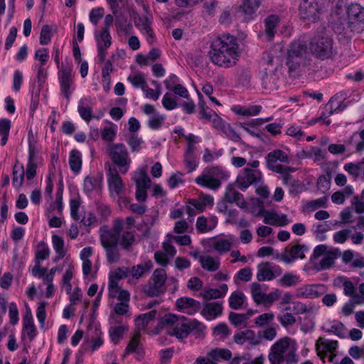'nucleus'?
Here are the masks:
<instances>
[{"label":"nucleus","instance_id":"1","mask_svg":"<svg viewBox=\"0 0 364 364\" xmlns=\"http://www.w3.org/2000/svg\"><path fill=\"white\" fill-rule=\"evenodd\" d=\"M208 54L211 62L218 66L225 68L235 66L240 57L237 39L230 34L214 39Z\"/></svg>","mask_w":364,"mask_h":364},{"label":"nucleus","instance_id":"2","mask_svg":"<svg viewBox=\"0 0 364 364\" xmlns=\"http://www.w3.org/2000/svg\"><path fill=\"white\" fill-rule=\"evenodd\" d=\"M296 341L289 337H284L272 346L268 359L271 364H282L284 361L287 364H296Z\"/></svg>","mask_w":364,"mask_h":364},{"label":"nucleus","instance_id":"3","mask_svg":"<svg viewBox=\"0 0 364 364\" xmlns=\"http://www.w3.org/2000/svg\"><path fill=\"white\" fill-rule=\"evenodd\" d=\"M307 44L305 37L293 41L287 50V65L291 72L295 71L307 63Z\"/></svg>","mask_w":364,"mask_h":364},{"label":"nucleus","instance_id":"4","mask_svg":"<svg viewBox=\"0 0 364 364\" xmlns=\"http://www.w3.org/2000/svg\"><path fill=\"white\" fill-rule=\"evenodd\" d=\"M167 277L165 269L154 270L146 283L141 286V290L149 297L159 296L166 290V281Z\"/></svg>","mask_w":364,"mask_h":364},{"label":"nucleus","instance_id":"5","mask_svg":"<svg viewBox=\"0 0 364 364\" xmlns=\"http://www.w3.org/2000/svg\"><path fill=\"white\" fill-rule=\"evenodd\" d=\"M310 50L321 60L331 58L333 53L332 38L325 32L315 36L310 42Z\"/></svg>","mask_w":364,"mask_h":364},{"label":"nucleus","instance_id":"6","mask_svg":"<svg viewBox=\"0 0 364 364\" xmlns=\"http://www.w3.org/2000/svg\"><path fill=\"white\" fill-rule=\"evenodd\" d=\"M108 154L112 161L119 168L121 173L125 174L128 172L132 161L124 144L119 143L109 146Z\"/></svg>","mask_w":364,"mask_h":364},{"label":"nucleus","instance_id":"7","mask_svg":"<svg viewBox=\"0 0 364 364\" xmlns=\"http://www.w3.org/2000/svg\"><path fill=\"white\" fill-rule=\"evenodd\" d=\"M348 21L343 26L346 33H360L364 28V7L359 4H351L347 9Z\"/></svg>","mask_w":364,"mask_h":364},{"label":"nucleus","instance_id":"8","mask_svg":"<svg viewBox=\"0 0 364 364\" xmlns=\"http://www.w3.org/2000/svg\"><path fill=\"white\" fill-rule=\"evenodd\" d=\"M223 171L218 167H208L196 178L195 181L200 186L216 190L220 187V179L223 178Z\"/></svg>","mask_w":364,"mask_h":364},{"label":"nucleus","instance_id":"9","mask_svg":"<svg viewBox=\"0 0 364 364\" xmlns=\"http://www.w3.org/2000/svg\"><path fill=\"white\" fill-rule=\"evenodd\" d=\"M195 330L201 333L204 331V326L196 320L189 321L182 316L175 326L167 330V333L176 336L178 339H183Z\"/></svg>","mask_w":364,"mask_h":364},{"label":"nucleus","instance_id":"10","mask_svg":"<svg viewBox=\"0 0 364 364\" xmlns=\"http://www.w3.org/2000/svg\"><path fill=\"white\" fill-rule=\"evenodd\" d=\"M262 180V173L257 169L245 168L237 178V184L240 189L245 190L252 184H258Z\"/></svg>","mask_w":364,"mask_h":364},{"label":"nucleus","instance_id":"11","mask_svg":"<svg viewBox=\"0 0 364 364\" xmlns=\"http://www.w3.org/2000/svg\"><path fill=\"white\" fill-rule=\"evenodd\" d=\"M95 39L97 48V57L100 63H103L107 54V50L112 45V36L109 31L100 29L95 31Z\"/></svg>","mask_w":364,"mask_h":364},{"label":"nucleus","instance_id":"12","mask_svg":"<svg viewBox=\"0 0 364 364\" xmlns=\"http://www.w3.org/2000/svg\"><path fill=\"white\" fill-rule=\"evenodd\" d=\"M321 8L316 1L304 0L299 5V16L303 20L315 23L319 19Z\"/></svg>","mask_w":364,"mask_h":364},{"label":"nucleus","instance_id":"13","mask_svg":"<svg viewBox=\"0 0 364 364\" xmlns=\"http://www.w3.org/2000/svg\"><path fill=\"white\" fill-rule=\"evenodd\" d=\"M107 183L110 196L113 198H120L125 192V185L115 168L109 169Z\"/></svg>","mask_w":364,"mask_h":364},{"label":"nucleus","instance_id":"14","mask_svg":"<svg viewBox=\"0 0 364 364\" xmlns=\"http://www.w3.org/2000/svg\"><path fill=\"white\" fill-rule=\"evenodd\" d=\"M257 269L256 277L259 282L271 281L282 274L279 266L268 262L259 263Z\"/></svg>","mask_w":364,"mask_h":364},{"label":"nucleus","instance_id":"15","mask_svg":"<svg viewBox=\"0 0 364 364\" xmlns=\"http://www.w3.org/2000/svg\"><path fill=\"white\" fill-rule=\"evenodd\" d=\"M338 346L337 341H331L319 338L316 341V347L318 355L324 361L328 356V361L333 363L336 357L334 351Z\"/></svg>","mask_w":364,"mask_h":364},{"label":"nucleus","instance_id":"16","mask_svg":"<svg viewBox=\"0 0 364 364\" xmlns=\"http://www.w3.org/2000/svg\"><path fill=\"white\" fill-rule=\"evenodd\" d=\"M72 72V68L70 65H63L58 73L60 91L68 100H70L72 93V85L73 84Z\"/></svg>","mask_w":364,"mask_h":364},{"label":"nucleus","instance_id":"17","mask_svg":"<svg viewBox=\"0 0 364 364\" xmlns=\"http://www.w3.org/2000/svg\"><path fill=\"white\" fill-rule=\"evenodd\" d=\"M135 26L143 35L146 36V41L149 44L154 41V34L151 28L152 17L150 14L144 16L137 15L134 18Z\"/></svg>","mask_w":364,"mask_h":364},{"label":"nucleus","instance_id":"18","mask_svg":"<svg viewBox=\"0 0 364 364\" xmlns=\"http://www.w3.org/2000/svg\"><path fill=\"white\" fill-rule=\"evenodd\" d=\"M265 160L267 167L272 171H279L281 169H282V167L284 166L278 164V162L287 164L289 162L288 155L280 149H274L272 151L268 153L265 157Z\"/></svg>","mask_w":364,"mask_h":364},{"label":"nucleus","instance_id":"19","mask_svg":"<svg viewBox=\"0 0 364 364\" xmlns=\"http://www.w3.org/2000/svg\"><path fill=\"white\" fill-rule=\"evenodd\" d=\"M36 334L37 330L33 322V316L30 309L28 308L23 318L21 337L23 340L28 339L29 342H31Z\"/></svg>","mask_w":364,"mask_h":364},{"label":"nucleus","instance_id":"20","mask_svg":"<svg viewBox=\"0 0 364 364\" xmlns=\"http://www.w3.org/2000/svg\"><path fill=\"white\" fill-rule=\"evenodd\" d=\"M308 250V247L304 245H296L289 250H285L279 256L280 259L286 264H291L296 259L304 258V252Z\"/></svg>","mask_w":364,"mask_h":364},{"label":"nucleus","instance_id":"21","mask_svg":"<svg viewBox=\"0 0 364 364\" xmlns=\"http://www.w3.org/2000/svg\"><path fill=\"white\" fill-rule=\"evenodd\" d=\"M177 309L189 315L194 314L200 309V303L191 297H181L176 301Z\"/></svg>","mask_w":364,"mask_h":364},{"label":"nucleus","instance_id":"22","mask_svg":"<svg viewBox=\"0 0 364 364\" xmlns=\"http://www.w3.org/2000/svg\"><path fill=\"white\" fill-rule=\"evenodd\" d=\"M213 127L220 129L230 140L235 142L242 141L240 134L230 124L225 123L219 116H215Z\"/></svg>","mask_w":364,"mask_h":364},{"label":"nucleus","instance_id":"23","mask_svg":"<svg viewBox=\"0 0 364 364\" xmlns=\"http://www.w3.org/2000/svg\"><path fill=\"white\" fill-rule=\"evenodd\" d=\"M323 294V287L316 284H307L299 287L296 291L297 298L315 299Z\"/></svg>","mask_w":364,"mask_h":364},{"label":"nucleus","instance_id":"24","mask_svg":"<svg viewBox=\"0 0 364 364\" xmlns=\"http://www.w3.org/2000/svg\"><path fill=\"white\" fill-rule=\"evenodd\" d=\"M38 150L36 145L29 141L28 145V161L25 171V176L28 180L33 179L36 175V156Z\"/></svg>","mask_w":364,"mask_h":364},{"label":"nucleus","instance_id":"25","mask_svg":"<svg viewBox=\"0 0 364 364\" xmlns=\"http://www.w3.org/2000/svg\"><path fill=\"white\" fill-rule=\"evenodd\" d=\"M94 103L90 97H83L78 102L77 111L80 116L87 122L94 117L92 108Z\"/></svg>","mask_w":364,"mask_h":364},{"label":"nucleus","instance_id":"26","mask_svg":"<svg viewBox=\"0 0 364 364\" xmlns=\"http://www.w3.org/2000/svg\"><path fill=\"white\" fill-rule=\"evenodd\" d=\"M152 269L153 262L150 259L145 260L140 264L132 266L129 269V275L135 279H139L149 274Z\"/></svg>","mask_w":364,"mask_h":364},{"label":"nucleus","instance_id":"27","mask_svg":"<svg viewBox=\"0 0 364 364\" xmlns=\"http://www.w3.org/2000/svg\"><path fill=\"white\" fill-rule=\"evenodd\" d=\"M223 305L220 301L206 302L201 311V314L208 320H212L221 315Z\"/></svg>","mask_w":364,"mask_h":364},{"label":"nucleus","instance_id":"28","mask_svg":"<svg viewBox=\"0 0 364 364\" xmlns=\"http://www.w3.org/2000/svg\"><path fill=\"white\" fill-rule=\"evenodd\" d=\"M218 224V218L216 216H210L205 218L200 216L197 218L196 227L200 232H208L213 230Z\"/></svg>","mask_w":364,"mask_h":364},{"label":"nucleus","instance_id":"29","mask_svg":"<svg viewBox=\"0 0 364 364\" xmlns=\"http://www.w3.org/2000/svg\"><path fill=\"white\" fill-rule=\"evenodd\" d=\"M279 22V18L275 14L269 15L264 19V33L269 41L274 38Z\"/></svg>","mask_w":364,"mask_h":364},{"label":"nucleus","instance_id":"30","mask_svg":"<svg viewBox=\"0 0 364 364\" xmlns=\"http://www.w3.org/2000/svg\"><path fill=\"white\" fill-rule=\"evenodd\" d=\"M234 341L236 343L240 345L249 342L251 345L256 346L260 342L259 338L255 335V332L251 330H246L235 334L234 336Z\"/></svg>","mask_w":364,"mask_h":364},{"label":"nucleus","instance_id":"31","mask_svg":"<svg viewBox=\"0 0 364 364\" xmlns=\"http://www.w3.org/2000/svg\"><path fill=\"white\" fill-rule=\"evenodd\" d=\"M264 0H242L240 9L250 19L261 6Z\"/></svg>","mask_w":364,"mask_h":364},{"label":"nucleus","instance_id":"32","mask_svg":"<svg viewBox=\"0 0 364 364\" xmlns=\"http://www.w3.org/2000/svg\"><path fill=\"white\" fill-rule=\"evenodd\" d=\"M195 150L196 147L194 145L187 146L184 153V163L188 173L196 170L198 165V162L194 154Z\"/></svg>","mask_w":364,"mask_h":364},{"label":"nucleus","instance_id":"33","mask_svg":"<svg viewBox=\"0 0 364 364\" xmlns=\"http://www.w3.org/2000/svg\"><path fill=\"white\" fill-rule=\"evenodd\" d=\"M199 262L203 269L208 272H215L220 267L219 257H213L210 255H203L199 257Z\"/></svg>","mask_w":364,"mask_h":364},{"label":"nucleus","instance_id":"34","mask_svg":"<svg viewBox=\"0 0 364 364\" xmlns=\"http://www.w3.org/2000/svg\"><path fill=\"white\" fill-rule=\"evenodd\" d=\"M225 198L228 203H235L241 208H245L247 206V203L243 195L232 188L227 189Z\"/></svg>","mask_w":364,"mask_h":364},{"label":"nucleus","instance_id":"35","mask_svg":"<svg viewBox=\"0 0 364 364\" xmlns=\"http://www.w3.org/2000/svg\"><path fill=\"white\" fill-rule=\"evenodd\" d=\"M341 255L338 249H335L331 251H328L323 255V258L319 262V267L318 270L329 269L335 262L336 259Z\"/></svg>","mask_w":364,"mask_h":364},{"label":"nucleus","instance_id":"36","mask_svg":"<svg viewBox=\"0 0 364 364\" xmlns=\"http://www.w3.org/2000/svg\"><path fill=\"white\" fill-rule=\"evenodd\" d=\"M322 329L326 333L335 334L340 338H346L348 333L347 329L344 325L341 322L336 321L329 324L324 325Z\"/></svg>","mask_w":364,"mask_h":364},{"label":"nucleus","instance_id":"37","mask_svg":"<svg viewBox=\"0 0 364 364\" xmlns=\"http://www.w3.org/2000/svg\"><path fill=\"white\" fill-rule=\"evenodd\" d=\"M207 355L210 360H213V363H216V362L221 360H230L232 358V353L226 348H215L208 351Z\"/></svg>","mask_w":364,"mask_h":364},{"label":"nucleus","instance_id":"38","mask_svg":"<svg viewBox=\"0 0 364 364\" xmlns=\"http://www.w3.org/2000/svg\"><path fill=\"white\" fill-rule=\"evenodd\" d=\"M354 193V188L352 186H347L343 189L338 191L331 196V200L337 205L344 203L346 199L349 198Z\"/></svg>","mask_w":364,"mask_h":364},{"label":"nucleus","instance_id":"39","mask_svg":"<svg viewBox=\"0 0 364 364\" xmlns=\"http://www.w3.org/2000/svg\"><path fill=\"white\" fill-rule=\"evenodd\" d=\"M234 239L229 236L228 239L220 238L215 240L211 247L216 250L219 254H223L230 250L233 245Z\"/></svg>","mask_w":364,"mask_h":364},{"label":"nucleus","instance_id":"40","mask_svg":"<svg viewBox=\"0 0 364 364\" xmlns=\"http://www.w3.org/2000/svg\"><path fill=\"white\" fill-rule=\"evenodd\" d=\"M132 179L135 182L136 187L150 188L151 179L148 176L146 171L144 168L139 169L134 172Z\"/></svg>","mask_w":364,"mask_h":364},{"label":"nucleus","instance_id":"41","mask_svg":"<svg viewBox=\"0 0 364 364\" xmlns=\"http://www.w3.org/2000/svg\"><path fill=\"white\" fill-rule=\"evenodd\" d=\"M246 301V296L241 291H235L229 298V306L232 309H240Z\"/></svg>","mask_w":364,"mask_h":364},{"label":"nucleus","instance_id":"42","mask_svg":"<svg viewBox=\"0 0 364 364\" xmlns=\"http://www.w3.org/2000/svg\"><path fill=\"white\" fill-rule=\"evenodd\" d=\"M252 311L247 314L230 312L228 318L230 323L236 327L246 326L247 321L252 316Z\"/></svg>","mask_w":364,"mask_h":364},{"label":"nucleus","instance_id":"43","mask_svg":"<svg viewBox=\"0 0 364 364\" xmlns=\"http://www.w3.org/2000/svg\"><path fill=\"white\" fill-rule=\"evenodd\" d=\"M119 237L113 231H105L100 235L101 244L104 248L117 246Z\"/></svg>","mask_w":364,"mask_h":364},{"label":"nucleus","instance_id":"44","mask_svg":"<svg viewBox=\"0 0 364 364\" xmlns=\"http://www.w3.org/2000/svg\"><path fill=\"white\" fill-rule=\"evenodd\" d=\"M156 314V310H151L148 313L138 316L135 321L139 331L144 330L148 323L155 318Z\"/></svg>","mask_w":364,"mask_h":364},{"label":"nucleus","instance_id":"45","mask_svg":"<svg viewBox=\"0 0 364 364\" xmlns=\"http://www.w3.org/2000/svg\"><path fill=\"white\" fill-rule=\"evenodd\" d=\"M52 242L53 248L57 253V255L54 259V261L56 262L63 259L65 255L66 250L64 247V240L62 237L54 235L52 236Z\"/></svg>","mask_w":364,"mask_h":364},{"label":"nucleus","instance_id":"46","mask_svg":"<svg viewBox=\"0 0 364 364\" xmlns=\"http://www.w3.org/2000/svg\"><path fill=\"white\" fill-rule=\"evenodd\" d=\"M24 176L25 171L23 166L16 162L13 168V185L17 188L21 187L23 184Z\"/></svg>","mask_w":364,"mask_h":364},{"label":"nucleus","instance_id":"47","mask_svg":"<svg viewBox=\"0 0 364 364\" xmlns=\"http://www.w3.org/2000/svg\"><path fill=\"white\" fill-rule=\"evenodd\" d=\"M69 165L71 170L78 173L82 166L81 154L77 150H72L69 157Z\"/></svg>","mask_w":364,"mask_h":364},{"label":"nucleus","instance_id":"48","mask_svg":"<svg viewBox=\"0 0 364 364\" xmlns=\"http://www.w3.org/2000/svg\"><path fill=\"white\" fill-rule=\"evenodd\" d=\"M300 282L299 276L291 272L285 273L279 279L280 284L285 287H294Z\"/></svg>","mask_w":364,"mask_h":364},{"label":"nucleus","instance_id":"49","mask_svg":"<svg viewBox=\"0 0 364 364\" xmlns=\"http://www.w3.org/2000/svg\"><path fill=\"white\" fill-rule=\"evenodd\" d=\"M11 123L8 119H0V136H1V144L4 146L8 140Z\"/></svg>","mask_w":364,"mask_h":364},{"label":"nucleus","instance_id":"50","mask_svg":"<svg viewBox=\"0 0 364 364\" xmlns=\"http://www.w3.org/2000/svg\"><path fill=\"white\" fill-rule=\"evenodd\" d=\"M127 327L125 326H113L109 330L111 341L114 344L119 343L120 339L123 337Z\"/></svg>","mask_w":364,"mask_h":364},{"label":"nucleus","instance_id":"51","mask_svg":"<svg viewBox=\"0 0 364 364\" xmlns=\"http://www.w3.org/2000/svg\"><path fill=\"white\" fill-rule=\"evenodd\" d=\"M251 295L254 301L257 304H261V302L264 296V292L262 290V286L257 282H253L250 286Z\"/></svg>","mask_w":364,"mask_h":364},{"label":"nucleus","instance_id":"52","mask_svg":"<svg viewBox=\"0 0 364 364\" xmlns=\"http://www.w3.org/2000/svg\"><path fill=\"white\" fill-rule=\"evenodd\" d=\"M100 186V181L97 178L86 176L84 179V191L89 194L97 189Z\"/></svg>","mask_w":364,"mask_h":364},{"label":"nucleus","instance_id":"53","mask_svg":"<svg viewBox=\"0 0 364 364\" xmlns=\"http://www.w3.org/2000/svg\"><path fill=\"white\" fill-rule=\"evenodd\" d=\"M50 254V250L48 245L44 242H41L37 245V248L35 255L36 261L40 262L41 260L46 259Z\"/></svg>","mask_w":364,"mask_h":364},{"label":"nucleus","instance_id":"54","mask_svg":"<svg viewBox=\"0 0 364 364\" xmlns=\"http://www.w3.org/2000/svg\"><path fill=\"white\" fill-rule=\"evenodd\" d=\"M127 80L134 87H141L142 90L143 87L146 85L145 75L141 73L134 75H129Z\"/></svg>","mask_w":364,"mask_h":364},{"label":"nucleus","instance_id":"55","mask_svg":"<svg viewBox=\"0 0 364 364\" xmlns=\"http://www.w3.org/2000/svg\"><path fill=\"white\" fill-rule=\"evenodd\" d=\"M139 336H140L139 332L136 333L134 336V337L132 338V340L130 341L129 343L128 344L127 347L125 349V352H124L125 354H129V353L136 352L138 353L139 358L140 356H141V355L139 353Z\"/></svg>","mask_w":364,"mask_h":364},{"label":"nucleus","instance_id":"56","mask_svg":"<svg viewBox=\"0 0 364 364\" xmlns=\"http://www.w3.org/2000/svg\"><path fill=\"white\" fill-rule=\"evenodd\" d=\"M127 142L132 152H136L141 150L143 140L139 137L136 134H132L127 139Z\"/></svg>","mask_w":364,"mask_h":364},{"label":"nucleus","instance_id":"57","mask_svg":"<svg viewBox=\"0 0 364 364\" xmlns=\"http://www.w3.org/2000/svg\"><path fill=\"white\" fill-rule=\"evenodd\" d=\"M106 251V257L109 263H117L120 259L119 251L117 246L104 248Z\"/></svg>","mask_w":364,"mask_h":364},{"label":"nucleus","instance_id":"58","mask_svg":"<svg viewBox=\"0 0 364 364\" xmlns=\"http://www.w3.org/2000/svg\"><path fill=\"white\" fill-rule=\"evenodd\" d=\"M277 319L281 325L285 328L291 326L296 323L295 316L292 314L288 312L279 315L277 316Z\"/></svg>","mask_w":364,"mask_h":364},{"label":"nucleus","instance_id":"59","mask_svg":"<svg viewBox=\"0 0 364 364\" xmlns=\"http://www.w3.org/2000/svg\"><path fill=\"white\" fill-rule=\"evenodd\" d=\"M135 237L130 231L124 232L121 237L120 245L124 250H128L134 242Z\"/></svg>","mask_w":364,"mask_h":364},{"label":"nucleus","instance_id":"60","mask_svg":"<svg viewBox=\"0 0 364 364\" xmlns=\"http://www.w3.org/2000/svg\"><path fill=\"white\" fill-rule=\"evenodd\" d=\"M328 198L327 196H324L318 199L311 200L307 203V208L311 211H314L320 208H326Z\"/></svg>","mask_w":364,"mask_h":364},{"label":"nucleus","instance_id":"61","mask_svg":"<svg viewBox=\"0 0 364 364\" xmlns=\"http://www.w3.org/2000/svg\"><path fill=\"white\" fill-rule=\"evenodd\" d=\"M262 110L260 105H252L249 107H240L237 113L242 116H255Z\"/></svg>","mask_w":364,"mask_h":364},{"label":"nucleus","instance_id":"62","mask_svg":"<svg viewBox=\"0 0 364 364\" xmlns=\"http://www.w3.org/2000/svg\"><path fill=\"white\" fill-rule=\"evenodd\" d=\"M52 36V28L48 25H44L40 33V43L47 45L50 43Z\"/></svg>","mask_w":364,"mask_h":364},{"label":"nucleus","instance_id":"63","mask_svg":"<svg viewBox=\"0 0 364 364\" xmlns=\"http://www.w3.org/2000/svg\"><path fill=\"white\" fill-rule=\"evenodd\" d=\"M305 155L306 157H313L314 161H318L326 158V152L318 147H311Z\"/></svg>","mask_w":364,"mask_h":364},{"label":"nucleus","instance_id":"64","mask_svg":"<svg viewBox=\"0 0 364 364\" xmlns=\"http://www.w3.org/2000/svg\"><path fill=\"white\" fill-rule=\"evenodd\" d=\"M351 234V230L343 229L333 234V238L336 243L343 244Z\"/></svg>","mask_w":364,"mask_h":364}]
</instances>
